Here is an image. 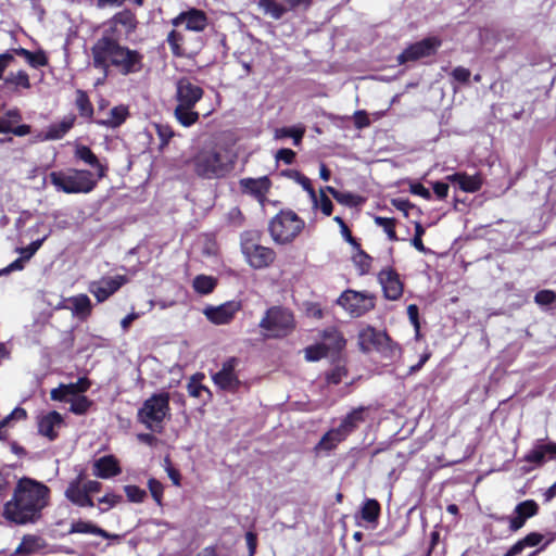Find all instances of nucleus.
<instances>
[{
	"instance_id": "1",
	"label": "nucleus",
	"mask_w": 556,
	"mask_h": 556,
	"mask_svg": "<svg viewBox=\"0 0 556 556\" xmlns=\"http://www.w3.org/2000/svg\"><path fill=\"white\" fill-rule=\"evenodd\" d=\"M49 500L50 489L46 484L23 477L17 481L12 498L4 504L3 517L16 525L35 523Z\"/></svg>"
},
{
	"instance_id": "2",
	"label": "nucleus",
	"mask_w": 556,
	"mask_h": 556,
	"mask_svg": "<svg viewBox=\"0 0 556 556\" xmlns=\"http://www.w3.org/2000/svg\"><path fill=\"white\" fill-rule=\"evenodd\" d=\"M92 64L109 76L110 66L122 75H130L142 70V55L137 50L119 45L115 39L103 36L91 48Z\"/></svg>"
},
{
	"instance_id": "3",
	"label": "nucleus",
	"mask_w": 556,
	"mask_h": 556,
	"mask_svg": "<svg viewBox=\"0 0 556 556\" xmlns=\"http://www.w3.org/2000/svg\"><path fill=\"white\" fill-rule=\"evenodd\" d=\"M49 179L58 191L64 193H88L97 186L94 174L87 169L68 168L52 172Z\"/></svg>"
},
{
	"instance_id": "4",
	"label": "nucleus",
	"mask_w": 556,
	"mask_h": 556,
	"mask_svg": "<svg viewBox=\"0 0 556 556\" xmlns=\"http://www.w3.org/2000/svg\"><path fill=\"white\" fill-rule=\"evenodd\" d=\"M170 416L169 394L154 393L138 409V421L152 432L163 431L164 420Z\"/></svg>"
},
{
	"instance_id": "5",
	"label": "nucleus",
	"mask_w": 556,
	"mask_h": 556,
	"mask_svg": "<svg viewBox=\"0 0 556 556\" xmlns=\"http://www.w3.org/2000/svg\"><path fill=\"white\" fill-rule=\"evenodd\" d=\"M192 163L195 174L204 179L224 177L231 169V163L227 156L214 149L201 150L195 154Z\"/></svg>"
},
{
	"instance_id": "6",
	"label": "nucleus",
	"mask_w": 556,
	"mask_h": 556,
	"mask_svg": "<svg viewBox=\"0 0 556 556\" xmlns=\"http://www.w3.org/2000/svg\"><path fill=\"white\" fill-rule=\"evenodd\" d=\"M260 233L249 230L241 233L240 247L248 264L254 269L266 268L273 264L276 253L273 249L258 243Z\"/></svg>"
},
{
	"instance_id": "7",
	"label": "nucleus",
	"mask_w": 556,
	"mask_h": 556,
	"mask_svg": "<svg viewBox=\"0 0 556 556\" xmlns=\"http://www.w3.org/2000/svg\"><path fill=\"white\" fill-rule=\"evenodd\" d=\"M304 228V222L292 211H281L269 223V233L277 243L293 241Z\"/></svg>"
},
{
	"instance_id": "8",
	"label": "nucleus",
	"mask_w": 556,
	"mask_h": 556,
	"mask_svg": "<svg viewBox=\"0 0 556 556\" xmlns=\"http://www.w3.org/2000/svg\"><path fill=\"white\" fill-rule=\"evenodd\" d=\"M258 326L266 331L267 337L281 338L294 328V318L289 309L273 306L266 311Z\"/></svg>"
},
{
	"instance_id": "9",
	"label": "nucleus",
	"mask_w": 556,
	"mask_h": 556,
	"mask_svg": "<svg viewBox=\"0 0 556 556\" xmlns=\"http://www.w3.org/2000/svg\"><path fill=\"white\" fill-rule=\"evenodd\" d=\"M338 304L353 317H359L375 307V296L368 293L346 290L338 299Z\"/></svg>"
},
{
	"instance_id": "10",
	"label": "nucleus",
	"mask_w": 556,
	"mask_h": 556,
	"mask_svg": "<svg viewBox=\"0 0 556 556\" xmlns=\"http://www.w3.org/2000/svg\"><path fill=\"white\" fill-rule=\"evenodd\" d=\"M238 364V358L230 357L225 361L222 364V368L212 376L214 383L219 389L231 393H235L240 389L242 382L236 371Z\"/></svg>"
},
{
	"instance_id": "11",
	"label": "nucleus",
	"mask_w": 556,
	"mask_h": 556,
	"mask_svg": "<svg viewBox=\"0 0 556 556\" xmlns=\"http://www.w3.org/2000/svg\"><path fill=\"white\" fill-rule=\"evenodd\" d=\"M539 505L534 500H526L515 506L513 515L498 517L497 520L502 522L508 521L509 531L517 532L526 525L528 519L539 514Z\"/></svg>"
},
{
	"instance_id": "12",
	"label": "nucleus",
	"mask_w": 556,
	"mask_h": 556,
	"mask_svg": "<svg viewBox=\"0 0 556 556\" xmlns=\"http://www.w3.org/2000/svg\"><path fill=\"white\" fill-rule=\"evenodd\" d=\"M441 46V40L435 37H430L415 42L407 47L399 56L400 64L406 62L417 61L422 58L433 55Z\"/></svg>"
},
{
	"instance_id": "13",
	"label": "nucleus",
	"mask_w": 556,
	"mask_h": 556,
	"mask_svg": "<svg viewBox=\"0 0 556 556\" xmlns=\"http://www.w3.org/2000/svg\"><path fill=\"white\" fill-rule=\"evenodd\" d=\"M241 309V302L228 301L218 306H206L203 309L204 316L215 325L229 324L235 315Z\"/></svg>"
},
{
	"instance_id": "14",
	"label": "nucleus",
	"mask_w": 556,
	"mask_h": 556,
	"mask_svg": "<svg viewBox=\"0 0 556 556\" xmlns=\"http://www.w3.org/2000/svg\"><path fill=\"white\" fill-rule=\"evenodd\" d=\"M203 97V89L193 84L189 78H180L176 84V100L177 105L185 106L187 109L194 108V105Z\"/></svg>"
},
{
	"instance_id": "15",
	"label": "nucleus",
	"mask_w": 556,
	"mask_h": 556,
	"mask_svg": "<svg viewBox=\"0 0 556 556\" xmlns=\"http://www.w3.org/2000/svg\"><path fill=\"white\" fill-rule=\"evenodd\" d=\"M379 283L382 287L383 295L390 301L399 300L403 294V283L399 274L392 268L382 269L378 274Z\"/></svg>"
},
{
	"instance_id": "16",
	"label": "nucleus",
	"mask_w": 556,
	"mask_h": 556,
	"mask_svg": "<svg viewBox=\"0 0 556 556\" xmlns=\"http://www.w3.org/2000/svg\"><path fill=\"white\" fill-rule=\"evenodd\" d=\"M127 281L125 276H115L103 278L100 281H93L89 286V291L98 302H104L115 293Z\"/></svg>"
},
{
	"instance_id": "17",
	"label": "nucleus",
	"mask_w": 556,
	"mask_h": 556,
	"mask_svg": "<svg viewBox=\"0 0 556 556\" xmlns=\"http://www.w3.org/2000/svg\"><path fill=\"white\" fill-rule=\"evenodd\" d=\"M239 185L243 193L254 197L261 205H264L271 181L267 176H262L258 178H242Z\"/></svg>"
},
{
	"instance_id": "18",
	"label": "nucleus",
	"mask_w": 556,
	"mask_h": 556,
	"mask_svg": "<svg viewBox=\"0 0 556 556\" xmlns=\"http://www.w3.org/2000/svg\"><path fill=\"white\" fill-rule=\"evenodd\" d=\"M172 23L174 26L185 24L187 30L203 31L207 26V16L201 10L190 9L189 11L181 12Z\"/></svg>"
},
{
	"instance_id": "19",
	"label": "nucleus",
	"mask_w": 556,
	"mask_h": 556,
	"mask_svg": "<svg viewBox=\"0 0 556 556\" xmlns=\"http://www.w3.org/2000/svg\"><path fill=\"white\" fill-rule=\"evenodd\" d=\"M63 417L60 413L52 410L38 418V432L53 441L58 438L56 429H60L63 425Z\"/></svg>"
},
{
	"instance_id": "20",
	"label": "nucleus",
	"mask_w": 556,
	"mask_h": 556,
	"mask_svg": "<svg viewBox=\"0 0 556 556\" xmlns=\"http://www.w3.org/2000/svg\"><path fill=\"white\" fill-rule=\"evenodd\" d=\"M65 497L79 507H93V501L80 484V477L71 481L65 490Z\"/></svg>"
},
{
	"instance_id": "21",
	"label": "nucleus",
	"mask_w": 556,
	"mask_h": 556,
	"mask_svg": "<svg viewBox=\"0 0 556 556\" xmlns=\"http://www.w3.org/2000/svg\"><path fill=\"white\" fill-rule=\"evenodd\" d=\"M74 155L79 161L94 168L98 179H101L105 176L108 169L106 166L100 163L98 156L91 151L89 147L84 144H76Z\"/></svg>"
},
{
	"instance_id": "22",
	"label": "nucleus",
	"mask_w": 556,
	"mask_h": 556,
	"mask_svg": "<svg viewBox=\"0 0 556 556\" xmlns=\"http://www.w3.org/2000/svg\"><path fill=\"white\" fill-rule=\"evenodd\" d=\"M121 473V467L114 456L100 457L93 464V475L101 479H109Z\"/></svg>"
},
{
	"instance_id": "23",
	"label": "nucleus",
	"mask_w": 556,
	"mask_h": 556,
	"mask_svg": "<svg viewBox=\"0 0 556 556\" xmlns=\"http://www.w3.org/2000/svg\"><path fill=\"white\" fill-rule=\"evenodd\" d=\"M386 341L387 333L372 327H367L359 332V345L364 352L376 350L377 345H381Z\"/></svg>"
},
{
	"instance_id": "24",
	"label": "nucleus",
	"mask_w": 556,
	"mask_h": 556,
	"mask_svg": "<svg viewBox=\"0 0 556 556\" xmlns=\"http://www.w3.org/2000/svg\"><path fill=\"white\" fill-rule=\"evenodd\" d=\"M556 457V443H539L526 456L525 460L535 465H542L546 458Z\"/></svg>"
},
{
	"instance_id": "25",
	"label": "nucleus",
	"mask_w": 556,
	"mask_h": 556,
	"mask_svg": "<svg viewBox=\"0 0 556 556\" xmlns=\"http://www.w3.org/2000/svg\"><path fill=\"white\" fill-rule=\"evenodd\" d=\"M446 179L459 187L460 190L465 192H476L482 186V179L479 175H467L466 173H455L453 175H448Z\"/></svg>"
},
{
	"instance_id": "26",
	"label": "nucleus",
	"mask_w": 556,
	"mask_h": 556,
	"mask_svg": "<svg viewBox=\"0 0 556 556\" xmlns=\"http://www.w3.org/2000/svg\"><path fill=\"white\" fill-rule=\"evenodd\" d=\"M70 533H84V534H94L100 535L104 539H118L117 534H111L103 530L102 528L87 521L78 520L74 521L71 525Z\"/></svg>"
},
{
	"instance_id": "27",
	"label": "nucleus",
	"mask_w": 556,
	"mask_h": 556,
	"mask_svg": "<svg viewBox=\"0 0 556 556\" xmlns=\"http://www.w3.org/2000/svg\"><path fill=\"white\" fill-rule=\"evenodd\" d=\"M75 119L76 117L71 114L65 116L61 122L50 125L46 134V139H61L74 126Z\"/></svg>"
},
{
	"instance_id": "28",
	"label": "nucleus",
	"mask_w": 556,
	"mask_h": 556,
	"mask_svg": "<svg viewBox=\"0 0 556 556\" xmlns=\"http://www.w3.org/2000/svg\"><path fill=\"white\" fill-rule=\"evenodd\" d=\"M321 342L330 352H339L345 345L342 334L333 327L323 331Z\"/></svg>"
},
{
	"instance_id": "29",
	"label": "nucleus",
	"mask_w": 556,
	"mask_h": 556,
	"mask_svg": "<svg viewBox=\"0 0 556 556\" xmlns=\"http://www.w3.org/2000/svg\"><path fill=\"white\" fill-rule=\"evenodd\" d=\"M16 55L23 56L34 68L42 67L48 64V59L42 51L31 52L25 48H16L11 51Z\"/></svg>"
},
{
	"instance_id": "30",
	"label": "nucleus",
	"mask_w": 556,
	"mask_h": 556,
	"mask_svg": "<svg viewBox=\"0 0 556 556\" xmlns=\"http://www.w3.org/2000/svg\"><path fill=\"white\" fill-rule=\"evenodd\" d=\"M72 303V313L73 315L79 318H86L90 315L91 312V302L90 299L86 294H79L77 296H73L68 300Z\"/></svg>"
},
{
	"instance_id": "31",
	"label": "nucleus",
	"mask_w": 556,
	"mask_h": 556,
	"mask_svg": "<svg viewBox=\"0 0 556 556\" xmlns=\"http://www.w3.org/2000/svg\"><path fill=\"white\" fill-rule=\"evenodd\" d=\"M282 175L293 179L294 181H296L299 185L302 186V188L308 193L312 202L317 205V194L311 184V180L309 178H307L306 176H304L303 174H301L299 170H295V169H287V170H283L282 172Z\"/></svg>"
},
{
	"instance_id": "32",
	"label": "nucleus",
	"mask_w": 556,
	"mask_h": 556,
	"mask_svg": "<svg viewBox=\"0 0 556 556\" xmlns=\"http://www.w3.org/2000/svg\"><path fill=\"white\" fill-rule=\"evenodd\" d=\"M366 410L367 408L363 406L353 409L341 420V424L348 428V431L354 432L365 421Z\"/></svg>"
},
{
	"instance_id": "33",
	"label": "nucleus",
	"mask_w": 556,
	"mask_h": 556,
	"mask_svg": "<svg viewBox=\"0 0 556 556\" xmlns=\"http://www.w3.org/2000/svg\"><path fill=\"white\" fill-rule=\"evenodd\" d=\"M380 516V504L374 498L364 502L361 509V517L369 523H376Z\"/></svg>"
},
{
	"instance_id": "34",
	"label": "nucleus",
	"mask_w": 556,
	"mask_h": 556,
	"mask_svg": "<svg viewBox=\"0 0 556 556\" xmlns=\"http://www.w3.org/2000/svg\"><path fill=\"white\" fill-rule=\"evenodd\" d=\"M127 115H128L127 108H125L123 105H118V106H114L113 109H111L109 118L103 119V121H98L97 123L100 125L115 128V127L121 126L125 122Z\"/></svg>"
},
{
	"instance_id": "35",
	"label": "nucleus",
	"mask_w": 556,
	"mask_h": 556,
	"mask_svg": "<svg viewBox=\"0 0 556 556\" xmlns=\"http://www.w3.org/2000/svg\"><path fill=\"white\" fill-rule=\"evenodd\" d=\"M187 390L190 396L198 397L202 400L203 403H206L211 400L212 393L211 391L203 384L200 383V380L197 376H193L187 386Z\"/></svg>"
},
{
	"instance_id": "36",
	"label": "nucleus",
	"mask_w": 556,
	"mask_h": 556,
	"mask_svg": "<svg viewBox=\"0 0 556 556\" xmlns=\"http://www.w3.org/2000/svg\"><path fill=\"white\" fill-rule=\"evenodd\" d=\"M113 23L115 25H122L126 33H131L137 27V20L135 14L130 10H123L113 16Z\"/></svg>"
},
{
	"instance_id": "37",
	"label": "nucleus",
	"mask_w": 556,
	"mask_h": 556,
	"mask_svg": "<svg viewBox=\"0 0 556 556\" xmlns=\"http://www.w3.org/2000/svg\"><path fill=\"white\" fill-rule=\"evenodd\" d=\"M40 539L36 535H24L22 542L15 549V555L29 556L39 547Z\"/></svg>"
},
{
	"instance_id": "38",
	"label": "nucleus",
	"mask_w": 556,
	"mask_h": 556,
	"mask_svg": "<svg viewBox=\"0 0 556 556\" xmlns=\"http://www.w3.org/2000/svg\"><path fill=\"white\" fill-rule=\"evenodd\" d=\"M216 283L217 281L215 278L206 275H199L193 279L192 286L195 292L200 294H208L213 292Z\"/></svg>"
},
{
	"instance_id": "39",
	"label": "nucleus",
	"mask_w": 556,
	"mask_h": 556,
	"mask_svg": "<svg viewBox=\"0 0 556 556\" xmlns=\"http://www.w3.org/2000/svg\"><path fill=\"white\" fill-rule=\"evenodd\" d=\"M175 117L185 127L193 125L199 119V113L193 108L187 109L181 105L175 108Z\"/></svg>"
},
{
	"instance_id": "40",
	"label": "nucleus",
	"mask_w": 556,
	"mask_h": 556,
	"mask_svg": "<svg viewBox=\"0 0 556 556\" xmlns=\"http://www.w3.org/2000/svg\"><path fill=\"white\" fill-rule=\"evenodd\" d=\"M185 40L184 34L177 30H172L167 36V42L170 47V50L175 56H185L187 55L186 49L182 47V42Z\"/></svg>"
},
{
	"instance_id": "41",
	"label": "nucleus",
	"mask_w": 556,
	"mask_h": 556,
	"mask_svg": "<svg viewBox=\"0 0 556 556\" xmlns=\"http://www.w3.org/2000/svg\"><path fill=\"white\" fill-rule=\"evenodd\" d=\"M258 7L265 14L270 15L275 20L281 18L287 11L276 0H258Z\"/></svg>"
},
{
	"instance_id": "42",
	"label": "nucleus",
	"mask_w": 556,
	"mask_h": 556,
	"mask_svg": "<svg viewBox=\"0 0 556 556\" xmlns=\"http://www.w3.org/2000/svg\"><path fill=\"white\" fill-rule=\"evenodd\" d=\"M76 106L81 116L87 117V118H90L92 116L93 106H92L87 93L83 90H77Z\"/></svg>"
},
{
	"instance_id": "43",
	"label": "nucleus",
	"mask_w": 556,
	"mask_h": 556,
	"mask_svg": "<svg viewBox=\"0 0 556 556\" xmlns=\"http://www.w3.org/2000/svg\"><path fill=\"white\" fill-rule=\"evenodd\" d=\"M73 399H70L71 408L70 410L76 415H84L92 405V402L85 395H73Z\"/></svg>"
},
{
	"instance_id": "44",
	"label": "nucleus",
	"mask_w": 556,
	"mask_h": 556,
	"mask_svg": "<svg viewBox=\"0 0 556 556\" xmlns=\"http://www.w3.org/2000/svg\"><path fill=\"white\" fill-rule=\"evenodd\" d=\"M304 132H305L304 128L282 127V128L276 129L275 137L277 139L285 138V137H291L293 139V143L295 146H299L304 136Z\"/></svg>"
},
{
	"instance_id": "45",
	"label": "nucleus",
	"mask_w": 556,
	"mask_h": 556,
	"mask_svg": "<svg viewBox=\"0 0 556 556\" xmlns=\"http://www.w3.org/2000/svg\"><path fill=\"white\" fill-rule=\"evenodd\" d=\"M376 351L381 353L387 358H395L401 353V349H400L399 344L393 342L388 334H387V341L383 342L381 345H377Z\"/></svg>"
},
{
	"instance_id": "46",
	"label": "nucleus",
	"mask_w": 556,
	"mask_h": 556,
	"mask_svg": "<svg viewBox=\"0 0 556 556\" xmlns=\"http://www.w3.org/2000/svg\"><path fill=\"white\" fill-rule=\"evenodd\" d=\"M330 351L325 346L323 342L307 346L305 349V358L309 362H316L326 357Z\"/></svg>"
},
{
	"instance_id": "47",
	"label": "nucleus",
	"mask_w": 556,
	"mask_h": 556,
	"mask_svg": "<svg viewBox=\"0 0 556 556\" xmlns=\"http://www.w3.org/2000/svg\"><path fill=\"white\" fill-rule=\"evenodd\" d=\"M7 85H14L16 87L30 88V81L28 74L25 71H18L17 73H10L5 79Z\"/></svg>"
},
{
	"instance_id": "48",
	"label": "nucleus",
	"mask_w": 556,
	"mask_h": 556,
	"mask_svg": "<svg viewBox=\"0 0 556 556\" xmlns=\"http://www.w3.org/2000/svg\"><path fill=\"white\" fill-rule=\"evenodd\" d=\"M342 441L343 440L339 437V434H337V432L332 428L323 435V438L319 441L318 446L323 450L330 451V450L334 448Z\"/></svg>"
},
{
	"instance_id": "49",
	"label": "nucleus",
	"mask_w": 556,
	"mask_h": 556,
	"mask_svg": "<svg viewBox=\"0 0 556 556\" xmlns=\"http://www.w3.org/2000/svg\"><path fill=\"white\" fill-rule=\"evenodd\" d=\"M375 223L379 227L383 228L384 232L387 233L388 238L391 241H396L397 240V237H396V233H395V229H394L395 220L393 218L376 216L375 217Z\"/></svg>"
},
{
	"instance_id": "50",
	"label": "nucleus",
	"mask_w": 556,
	"mask_h": 556,
	"mask_svg": "<svg viewBox=\"0 0 556 556\" xmlns=\"http://www.w3.org/2000/svg\"><path fill=\"white\" fill-rule=\"evenodd\" d=\"M346 375V368L338 364L326 374V380L329 384H339Z\"/></svg>"
},
{
	"instance_id": "51",
	"label": "nucleus",
	"mask_w": 556,
	"mask_h": 556,
	"mask_svg": "<svg viewBox=\"0 0 556 556\" xmlns=\"http://www.w3.org/2000/svg\"><path fill=\"white\" fill-rule=\"evenodd\" d=\"M357 250L358 252L353 256V261L358 267L361 275H365L370 269L371 257L362 251L361 247Z\"/></svg>"
},
{
	"instance_id": "52",
	"label": "nucleus",
	"mask_w": 556,
	"mask_h": 556,
	"mask_svg": "<svg viewBox=\"0 0 556 556\" xmlns=\"http://www.w3.org/2000/svg\"><path fill=\"white\" fill-rule=\"evenodd\" d=\"M124 490L128 501L132 503H141L147 497V492L137 485H126Z\"/></svg>"
},
{
	"instance_id": "53",
	"label": "nucleus",
	"mask_w": 556,
	"mask_h": 556,
	"mask_svg": "<svg viewBox=\"0 0 556 556\" xmlns=\"http://www.w3.org/2000/svg\"><path fill=\"white\" fill-rule=\"evenodd\" d=\"M47 239V236H45L41 239H38L36 241H33L30 244H28L25 248L17 249L18 253L26 260L29 261L34 254L40 249L43 241Z\"/></svg>"
},
{
	"instance_id": "54",
	"label": "nucleus",
	"mask_w": 556,
	"mask_h": 556,
	"mask_svg": "<svg viewBox=\"0 0 556 556\" xmlns=\"http://www.w3.org/2000/svg\"><path fill=\"white\" fill-rule=\"evenodd\" d=\"M148 488L156 504L162 505L163 484L159 480L151 478L148 481Z\"/></svg>"
},
{
	"instance_id": "55",
	"label": "nucleus",
	"mask_w": 556,
	"mask_h": 556,
	"mask_svg": "<svg viewBox=\"0 0 556 556\" xmlns=\"http://www.w3.org/2000/svg\"><path fill=\"white\" fill-rule=\"evenodd\" d=\"M317 205H314V207H319L320 211L326 215L329 216L332 213L333 205L331 200L326 195L324 190H320L319 197H317Z\"/></svg>"
},
{
	"instance_id": "56",
	"label": "nucleus",
	"mask_w": 556,
	"mask_h": 556,
	"mask_svg": "<svg viewBox=\"0 0 556 556\" xmlns=\"http://www.w3.org/2000/svg\"><path fill=\"white\" fill-rule=\"evenodd\" d=\"M333 220L340 226L341 235L342 237L354 248L358 249L359 244L356 241V239L352 236L349 227L346 226L345 222L340 217L336 216Z\"/></svg>"
},
{
	"instance_id": "57",
	"label": "nucleus",
	"mask_w": 556,
	"mask_h": 556,
	"mask_svg": "<svg viewBox=\"0 0 556 556\" xmlns=\"http://www.w3.org/2000/svg\"><path fill=\"white\" fill-rule=\"evenodd\" d=\"M21 119L22 115L18 109H11L0 117V122L8 124L10 130H13L14 125Z\"/></svg>"
},
{
	"instance_id": "58",
	"label": "nucleus",
	"mask_w": 556,
	"mask_h": 556,
	"mask_svg": "<svg viewBox=\"0 0 556 556\" xmlns=\"http://www.w3.org/2000/svg\"><path fill=\"white\" fill-rule=\"evenodd\" d=\"M556 300V294L552 290H541L536 292L534 301L539 305H551Z\"/></svg>"
},
{
	"instance_id": "59",
	"label": "nucleus",
	"mask_w": 556,
	"mask_h": 556,
	"mask_svg": "<svg viewBox=\"0 0 556 556\" xmlns=\"http://www.w3.org/2000/svg\"><path fill=\"white\" fill-rule=\"evenodd\" d=\"M122 501V496L114 494V493H108L99 498L100 504H104L105 507L101 508L100 510L102 513L109 510L110 508L114 507L116 504H118Z\"/></svg>"
},
{
	"instance_id": "60",
	"label": "nucleus",
	"mask_w": 556,
	"mask_h": 556,
	"mask_svg": "<svg viewBox=\"0 0 556 556\" xmlns=\"http://www.w3.org/2000/svg\"><path fill=\"white\" fill-rule=\"evenodd\" d=\"M72 388H73L72 386L61 384L59 388L53 389L51 391V399L54 401L70 402V399H67V396L72 395V393H70V390Z\"/></svg>"
},
{
	"instance_id": "61",
	"label": "nucleus",
	"mask_w": 556,
	"mask_h": 556,
	"mask_svg": "<svg viewBox=\"0 0 556 556\" xmlns=\"http://www.w3.org/2000/svg\"><path fill=\"white\" fill-rule=\"evenodd\" d=\"M156 132L162 141V144H167L174 136V131L170 126L157 124L155 125Z\"/></svg>"
},
{
	"instance_id": "62",
	"label": "nucleus",
	"mask_w": 556,
	"mask_h": 556,
	"mask_svg": "<svg viewBox=\"0 0 556 556\" xmlns=\"http://www.w3.org/2000/svg\"><path fill=\"white\" fill-rule=\"evenodd\" d=\"M521 540L525 544V547H534L542 543L544 535L539 532H530Z\"/></svg>"
},
{
	"instance_id": "63",
	"label": "nucleus",
	"mask_w": 556,
	"mask_h": 556,
	"mask_svg": "<svg viewBox=\"0 0 556 556\" xmlns=\"http://www.w3.org/2000/svg\"><path fill=\"white\" fill-rule=\"evenodd\" d=\"M90 381L87 378H79L76 383H70L73 388L70 390L72 395H77L78 393H83L90 388Z\"/></svg>"
},
{
	"instance_id": "64",
	"label": "nucleus",
	"mask_w": 556,
	"mask_h": 556,
	"mask_svg": "<svg viewBox=\"0 0 556 556\" xmlns=\"http://www.w3.org/2000/svg\"><path fill=\"white\" fill-rule=\"evenodd\" d=\"M470 71L463 66H457L452 71V77L463 84L468 83L470 78Z\"/></svg>"
}]
</instances>
